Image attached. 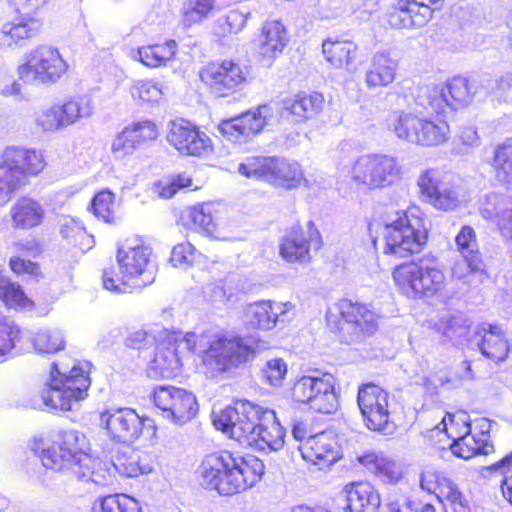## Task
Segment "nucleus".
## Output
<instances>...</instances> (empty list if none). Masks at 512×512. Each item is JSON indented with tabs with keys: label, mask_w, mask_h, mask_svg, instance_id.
<instances>
[{
	"label": "nucleus",
	"mask_w": 512,
	"mask_h": 512,
	"mask_svg": "<svg viewBox=\"0 0 512 512\" xmlns=\"http://www.w3.org/2000/svg\"><path fill=\"white\" fill-rule=\"evenodd\" d=\"M30 448L42 466L55 472H68L84 482L104 484L107 470L101 461L91 454L85 434L77 430H63L48 447L44 439L34 437Z\"/></svg>",
	"instance_id": "f257e3e1"
},
{
	"label": "nucleus",
	"mask_w": 512,
	"mask_h": 512,
	"mask_svg": "<svg viewBox=\"0 0 512 512\" xmlns=\"http://www.w3.org/2000/svg\"><path fill=\"white\" fill-rule=\"evenodd\" d=\"M264 474L265 465L257 456L226 449L207 454L200 465L203 485L221 496H234L255 487Z\"/></svg>",
	"instance_id": "f03ea898"
},
{
	"label": "nucleus",
	"mask_w": 512,
	"mask_h": 512,
	"mask_svg": "<svg viewBox=\"0 0 512 512\" xmlns=\"http://www.w3.org/2000/svg\"><path fill=\"white\" fill-rule=\"evenodd\" d=\"M90 386L89 372L79 361L65 354L51 364L49 381L41 398L52 410L70 411L74 403L88 396Z\"/></svg>",
	"instance_id": "7ed1b4c3"
},
{
	"label": "nucleus",
	"mask_w": 512,
	"mask_h": 512,
	"mask_svg": "<svg viewBox=\"0 0 512 512\" xmlns=\"http://www.w3.org/2000/svg\"><path fill=\"white\" fill-rule=\"evenodd\" d=\"M329 330L346 344L365 342L379 329V315L373 306L351 298L339 299L326 315Z\"/></svg>",
	"instance_id": "20e7f679"
},
{
	"label": "nucleus",
	"mask_w": 512,
	"mask_h": 512,
	"mask_svg": "<svg viewBox=\"0 0 512 512\" xmlns=\"http://www.w3.org/2000/svg\"><path fill=\"white\" fill-rule=\"evenodd\" d=\"M45 167L41 151L26 146H8L0 155V207Z\"/></svg>",
	"instance_id": "39448f33"
},
{
	"label": "nucleus",
	"mask_w": 512,
	"mask_h": 512,
	"mask_svg": "<svg viewBox=\"0 0 512 512\" xmlns=\"http://www.w3.org/2000/svg\"><path fill=\"white\" fill-rule=\"evenodd\" d=\"M386 253L419 254L427 243L423 219L409 211L390 209L383 215Z\"/></svg>",
	"instance_id": "423d86ee"
},
{
	"label": "nucleus",
	"mask_w": 512,
	"mask_h": 512,
	"mask_svg": "<svg viewBox=\"0 0 512 512\" xmlns=\"http://www.w3.org/2000/svg\"><path fill=\"white\" fill-rule=\"evenodd\" d=\"M399 292L410 299L440 297L446 290V277L437 267L423 265L421 260H408L392 273Z\"/></svg>",
	"instance_id": "0eeeda50"
},
{
	"label": "nucleus",
	"mask_w": 512,
	"mask_h": 512,
	"mask_svg": "<svg viewBox=\"0 0 512 512\" xmlns=\"http://www.w3.org/2000/svg\"><path fill=\"white\" fill-rule=\"evenodd\" d=\"M254 348L242 337L219 336L201 354V368L207 378H217L248 362Z\"/></svg>",
	"instance_id": "6e6552de"
},
{
	"label": "nucleus",
	"mask_w": 512,
	"mask_h": 512,
	"mask_svg": "<svg viewBox=\"0 0 512 512\" xmlns=\"http://www.w3.org/2000/svg\"><path fill=\"white\" fill-rule=\"evenodd\" d=\"M402 173L397 158L381 153L362 155L347 170L351 183L367 190L389 187L401 179Z\"/></svg>",
	"instance_id": "1a4fd4ad"
},
{
	"label": "nucleus",
	"mask_w": 512,
	"mask_h": 512,
	"mask_svg": "<svg viewBox=\"0 0 512 512\" xmlns=\"http://www.w3.org/2000/svg\"><path fill=\"white\" fill-rule=\"evenodd\" d=\"M417 184L426 202L437 210L453 211L465 201L462 181L451 172L426 169L420 173Z\"/></svg>",
	"instance_id": "9d476101"
},
{
	"label": "nucleus",
	"mask_w": 512,
	"mask_h": 512,
	"mask_svg": "<svg viewBox=\"0 0 512 512\" xmlns=\"http://www.w3.org/2000/svg\"><path fill=\"white\" fill-rule=\"evenodd\" d=\"M267 408L248 400H237L212 414L216 429L245 446Z\"/></svg>",
	"instance_id": "9b49d317"
},
{
	"label": "nucleus",
	"mask_w": 512,
	"mask_h": 512,
	"mask_svg": "<svg viewBox=\"0 0 512 512\" xmlns=\"http://www.w3.org/2000/svg\"><path fill=\"white\" fill-rule=\"evenodd\" d=\"M238 172L246 178L285 189L297 187L303 179L298 163L275 157H248L239 164Z\"/></svg>",
	"instance_id": "f8f14e48"
},
{
	"label": "nucleus",
	"mask_w": 512,
	"mask_h": 512,
	"mask_svg": "<svg viewBox=\"0 0 512 512\" xmlns=\"http://www.w3.org/2000/svg\"><path fill=\"white\" fill-rule=\"evenodd\" d=\"M155 277V265L149 258H117V266L104 270L102 283L111 292L130 293L149 285Z\"/></svg>",
	"instance_id": "ddd939ff"
},
{
	"label": "nucleus",
	"mask_w": 512,
	"mask_h": 512,
	"mask_svg": "<svg viewBox=\"0 0 512 512\" xmlns=\"http://www.w3.org/2000/svg\"><path fill=\"white\" fill-rule=\"evenodd\" d=\"M356 400L368 430L385 432L392 427V403L388 390L373 381L364 382L358 386Z\"/></svg>",
	"instance_id": "4468645a"
},
{
	"label": "nucleus",
	"mask_w": 512,
	"mask_h": 512,
	"mask_svg": "<svg viewBox=\"0 0 512 512\" xmlns=\"http://www.w3.org/2000/svg\"><path fill=\"white\" fill-rule=\"evenodd\" d=\"M290 395L294 402L307 404L322 414L334 413L339 404L335 379L329 374L318 377L305 375L296 379L290 389Z\"/></svg>",
	"instance_id": "2eb2a0df"
},
{
	"label": "nucleus",
	"mask_w": 512,
	"mask_h": 512,
	"mask_svg": "<svg viewBox=\"0 0 512 512\" xmlns=\"http://www.w3.org/2000/svg\"><path fill=\"white\" fill-rule=\"evenodd\" d=\"M293 436L300 442L299 452L302 458L318 466H329L342 457L341 443L338 435L331 429L307 435L302 423L293 426Z\"/></svg>",
	"instance_id": "dca6fc26"
},
{
	"label": "nucleus",
	"mask_w": 512,
	"mask_h": 512,
	"mask_svg": "<svg viewBox=\"0 0 512 512\" xmlns=\"http://www.w3.org/2000/svg\"><path fill=\"white\" fill-rule=\"evenodd\" d=\"M474 92L468 80L457 76L450 79L445 86H427L418 96L419 103L431 113L445 114L447 108L458 109L471 102Z\"/></svg>",
	"instance_id": "f3484780"
},
{
	"label": "nucleus",
	"mask_w": 512,
	"mask_h": 512,
	"mask_svg": "<svg viewBox=\"0 0 512 512\" xmlns=\"http://www.w3.org/2000/svg\"><path fill=\"white\" fill-rule=\"evenodd\" d=\"M151 400L155 407L175 423L189 422L199 410L197 397L192 391L173 385L156 386L151 393Z\"/></svg>",
	"instance_id": "a211bd4d"
},
{
	"label": "nucleus",
	"mask_w": 512,
	"mask_h": 512,
	"mask_svg": "<svg viewBox=\"0 0 512 512\" xmlns=\"http://www.w3.org/2000/svg\"><path fill=\"white\" fill-rule=\"evenodd\" d=\"M67 68L57 49L39 46L30 53L26 64L19 68V74L26 82L48 84L58 81L66 73Z\"/></svg>",
	"instance_id": "6ab92c4d"
},
{
	"label": "nucleus",
	"mask_w": 512,
	"mask_h": 512,
	"mask_svg": "<svg viewBox=\"0 0 512 512\" xmlns=\"http://www.w3.org/2000/svg\"><path fill=\"white\" fill-rule=\"evenodd\" d=\"M93 113L88 100H69L62 105L42 109L34 114V123L39 131L53 133L75 124Z\"/></svg>",
	"instance_id": "aec40b11"
},
{
	"label": "nucleus",
	"mask_w": 512,
	"mask_h": 512,
	"mask_svg": "<svg viewBox=\"0 0 512 512\" xmlns=\"http://www.w3.org/2000/svg\"><path fill=\"white\" fill-rule=\"evenodd\" d=\"M167 141L180 154L201 156L212 150V140L189 121L180 119L169 123Z\"/></svg>",
	"instance_id": "412c9836"
},
{
	"label": "nucleus",
	"mask_w": 512,
	"mask_h": 512,
	"mask_svg": "<svg viewBox=\"0 0 512 512\" xmlns=\"http://www.w3.org/2000/svg\"><path fill=\"white\" fill-rule=\"evenodd\" d=\"M100 421L111 439L128 443L141 436L145 422L150 419L141 417L134 409L119 408L103 411Z\"/></svg>",
	"instance_id": "4be33fe9"
},
{
	"label": "nucleus",
	"mask_w": 512,
	"mask_h": 512,
	"mask_svg": "<svg viewBox=\"0 0 512 512\" xmlns=\"http://www.w3.org/2000/svg\"><path fill=\"white\" fill-rule=\"evenodd\" d=\"M200 78L216 95L225 97L242 87L246 74L238 63L225 60L208 64L201 71Z\"/></svg>",
	"instance_id": "5701e85b"
},
{
	"label": "nucleus",
	"mask_w": 512,
	"mask_h": 512,
	"mask_svg": "<svg viewBox=\"0 0 512 512\" xmlns=\"http://www.w3.org/2000/svg\"><path fill=\"white\" fill-rule=\"evenodd\" d=\"M158 136L159 129L153 121L132 122L113 139L111 153L116 159H123L132 155L140 147L155 141Z\"/></svg>",
	"instance_id": "b1692460"
},
{
	"label": "nucleus",
	"mask_w": 512,
	"mask_h": 512,
	"mask_svg": "<svg viewBox=\"0 0 512 512\" xmlns=\"http://www.w3.org/2000/svg\"><path fill=\"white\" fill-rule=\"evenodd\" d=\"M452 453L461 459L469 460L479 455L494 452L490 439V423L485 418L475 419L471 432L450 444Z\"/></svg>",
	"instance_id": "393cba45"
},
{
	"label": "nucleus",
	"mask_w": 512,
	"mask_h": 512,
	"mask_svg": "<svg viewBox=\"0 0 512 512\" xmlns=\"http://www.w3.org/2000/svg\"><path fill=\"white\" fill-rule=\"evenodd\" d=\"M322 237L313 221L307 222V235L299 224L290 227L280 241V256H309L318 253Z\"/></svg>",
	"instance_id": "a878e982"
},
{
	"label": "nucleus",
	"mask_w": 512,
	"mask_h": 512,
	"mask_svg": "<svg viewBox=\"0 0 512 512\" xmlns=\"http://www.w3.org/2000/svg\"><path fill=\"white\" fill-rule=\"evenodd\" d=\"M481 216L493 221L500 234L507 240H512V196L491 192L480 202Z\"/></svg>",
	"instance_id": "bb28decb"
},
{
	"label": "nucleus",
	"mask_w": 512,
	"mask_h": 512,
	"mask_svg": "<svg viewBox=\"0 0 512 512\" xmlns=\"http://www.w3.org/2000/svg\"><path fill=\"white\" fill-rule=\"evenodd\" d=\"M176 342V335L164 333L156 343L150 369L163 379L176 377L182 368V351L176 350Z\"/></svg>",
	"instance_id": "cd10ccee"
},
{
	"label": "nucleus",
	"mask_w": 512,
	"mask_h": 512,
	"mask_svg": "<svg viewBox=\"0 0 512 512\" xmlns=\"http://www.w3.org/2000/svg\"><path fill=\"white\" fill-rule=\"evenodd\" d=\"M284 439V428L278 422L275 412L267 408L245 446L259 450H278L283 447Z\"/></svg>",
	"instance_id": "c85d7f7f"
},
{
	"label": "nucleus",
	"mask_w": 512,
	"mask_h": 512,
	"mask_svg": "<svg viewBox=\"0 0 512 512\" xmlns=\"http://www.w3.org/2000/svg\"><path fill=\"white\" fill-rule=\"evenodd\" d=\"M475 335L479 338L478 348L485 358L494 363L503 362L508 358L511 345L500 326L482 324L477 328Z\"/></svg>",
	"instance_id": "c756f323"
},
{
	"label": "nucleus",
	"mask_w": 512,
	"mask_h": 512,
	"mask_svg": "<svg viewBox=\"0 0 512 512\" xmlns=\"http://www.w3.org/2000/svg\"><path fill=\"white\" fill-rule=\"evenodd\" d=\"M347 512H376L381 504L380 494L366 480L350 482L345 485Z\"/></svg>",
	"instance_id": "7c9ffc66"
},
{
	"label": "nucleus",
	"mask_w": 512,
	"mask_h": 512,
	"mask_svg": "<svg viewBox=\"0 0 512 512\" xmlns=\"http://www.w3.org/2000/svg\"><path fill=\"white\" fill-rule=\"evenodd\" d=\"M113 465L124 477H138L153 470V457L141 448L125 446L114 457Z\"/></svg>",
	"instance_id": "2f4dec72"
},
{
	"label": "nucleus",
	"mask_w": 512,
	"mask_h": 512,
	"mask_svg": "<svg viewBox=\"0 0 512 512\" xmlns=\"http://www.w3.org/2000/svg\"><path fill=\"white\" fill-rule=\"evenodd\" d=\"M12 227L28 230L39 226L45 217V209L41 203L31 197L18 198L9 210Z\"/></svg>",
	"instance_id": "473e14b6"
},
{
	"label": "nucleus",
	"mask_w": 512,
	"mask_h": 512,
	"mask_svg": "<svg viewBox=\"0 0 512 512\" xmlns=\"http://www.w3.org/2000/svg\"><path fill=\"white\" fill-rule=\"evenodd\" d=\"M397 62L388 52H377L371 58L365 72V84L369 89L387 87L396 79Z\"/></svg>",
	"instance_id": "72a5a7b5"
},
{
	"label": "nucleus",
	"mask_w": 512,
	"mask_h": 512,
	"mask_svg": "<svg viewBox=\"0 0 512 512\" xmlns=\"http://www.w3.org/2000/svg\"><path fill=\"white\" fill-rule=\"evenodd\" d=\"M432 18V12L427 8L420 10L413 2L400 0L389 14V24L397 29L420 28Z\"/></svg>",
	"instance_id": "f704fd0d"
},
{
	"label": "nucleus",
	"mask_w": 512,
	"mask_h": 512,
	"mask_svg": "<svg viewBox=\"0 0 512 512\" xmlns=\"http://www.w3.org/2000/svg\"><path fill=\"white\" fill-rule=\"evenodd\" d=\"M420 487L441 500L458 488V484L445 469L429 465L420 474Z\"/></svg>",
	"instance_id": "c9c22d12"
},
{
	"label": "nucleus",
	"mask_w": 512,
	"mask_h": 512,
	"mask_svg": "<svg viewBox=\"0 0 512 512\" xmlns=\"http://www.w3.org/2000/svg\"><path fill=\"white\" fill-rule=\"evenodd\" d=\"M288 43L284 25L279 21H267L262 27L259 53L263 57L274 58L282 53Z\"/></svg>",
	"instance_id": "e433bc0d"
},
{
	"label": "nucleus",
	"mask_w": 512,
	"mask_h": 512,
	"mask_svg": "<svg viewBox=\"0 0 512 512\" xmlns=\"http://www.w3.org/2000/svg\"><path fill=\"white\" fill-rule=\"evenodd\" d=\"M40 22L33 17H18L3 25L0 32V45L11 46L34 36L40 29Z\"/></svg>",
	"instance_id": "4c0bfd02"
},
{
	"label": "nucleus",
	"mask_w": 512,
	"mask_h": 512,
	"mask_svg": "<svg viewBox=\"0 0 512 512\" xmlns=\"http://www.w3.org/2000/svg\"><path fill=\"white\" fill-rule=\"evenodd\" d=\"M358 46L349 40L327 39L322 44L323 55L337 68L349 67L357 57Z\"/></svg>",
	"instance_id": "58836bf2"
},
{
	"label": "nucleus",
	"mask_w": 512,
	"mask_h": 512,
	"mask_svg": "<svg viewBox=\"0 0 512 512\" xmlns=\"http://www.w3.org/2000/svg\"><path fill=\"white\" fill-rule=\"evenodd\" d=\"M177 43L168 40L163 44H154L140 47L132 57L150 68L166 66L176 54Z\"/></svg>",
	"instance_id": "ea45409f"
},
{
	"label": "nucleus",
	"mask_w": 512,
	"mask_h": 512,
	"mask_svg": "<svg viewBox=\"0 0 512 512\" xmlns=\"http://www.w3.org/2000/svg\"><path fill=\"white\" fill-rule=\"evenodd\" d=\"M441 116L436 114L434 118L422 117L416 144L431 147L449 140L450 127Z\"/></svg>",
	"instance_id": "a19ab883"
},
{
	"label": "nucleus",
	"mask_w": 512,
	"mask_h": 512,
	"mask_svg": "<svg viewBox=\"0 0 512 512\" xmlns=\"http://www.w3.org/2000/svg\"><path fill=\"white\" fill-rule=\"evenodd\" d=\"M422 117L411 112H395L388 118V128L395 136L410 143H417Z\"/></svg>",
	"instance_id": "79ce46f5"
},
{
	"label": "nucleus",
	"mask_w": 512,
	"mask_h": 512,
	"mask_svg": "<svg viewBox=\"0 0 512 512\" xmlns=\"http://www.w3.org/2000/svg\"><path fill=\"white\" fill-rule=\"evenodd\" d=\"M491 165L499 183L512 184V139L495 147Z\"/></svg>",
	"instance_id": "37998d69"
},
{
	"label": "nucleus",
	"mask_w": 512,
	"mask_h": 512,
	"mask_svg": "<svg viewBox=\"0 0 512 512\" xmlns=\"http://www.w3.org/2000/svg\"><path fill=\"white\" fill-rule=\"evenodd\" d=\"M278 321V312L270 300H262L252 304L248 310V323L256 330H270Z\"/></svg>",
	"instance_id": "c03bdc74"
},
{
	"label": "nucleus",
	"mask_w": 512,
	"mask_h": 512,
	"mask_svg": "<svg viewBox=\"0 0 512 512\" xmlns=\"http://www.w3.org/2000/svg\"><path fill=\"white\" fill-rule=\"evenodd\" d=\"M441 423L444 432L452 442H457L471 432L473 428V422H471L469 414L463 410L446 413Z\"/></svg>",
	"instance_id": "a18cd8bd"
},
{
	"label": "nucleus",
	"mask_w": 512,
	"mask_h": 512,
	"mask_svg": "<svg viewBox=\"0 0 512 512\" xmlns=\"http://www.w3.org/2000/svg\"><path fill=\"white\" fill-rule=\"evenodd\" d=\"M212 204H201L188 210L187 220L193 224V228L210 236H215L216 217Z\"/></svg>",
	"instance_id": "49530a36"
},
{
	"label": "nucleus",
	"mask_w": 512,
	"mask_h": 512,
	"mask_svg": "<svg viewBox=\"0 0 512 512\" xmlns=\"http://www.w3.org/2000/svg\"><path fill=\"white\" fill-rule=\"evenodd\" d=\"M0 300L13 309H29L34 306L20 285L3 278H0Z\"/></svg>",
	"instance_id": "de8ad7c7"
},
{
	"label": "nucleus",
	"mask_w": 512,
	"mask_h": 512,
	"mask_svg": "<svg viewBox=\"0 0 512 512\" xmlns=\"http://www.w3.org/2000/svg\"><path fill=\"white\" fill-rule=\"evenodd\" d=\"M141 510L138 500L127 494L119 493L100 498L96 512H141Z\"/></svg>",
	"instance_id": "09e8293b"
},
{
	"label": "nucleus",
	"mask_w": 512,
	"mask_h": 512,
	"mask_svg": "<svg viewBox=\"0 0 512 512\" xmlns=\"http://www.w3.org/2000/svg\"><path fill=\"white\" fill-rule=\"evenodd\" d=\"M163 83L150 80L139 79L132 82L129 92L134 99L143 102H158L165 94Z\"/></svg>",
	"instance_id": "8fccbe9b"
},
{
	"label": "nucleus",
	"mask_w": 512,
	"mask_h": 512,
	"mask_svg": "<svg viewBox=\"0 0 512 512\" xmlns=\"http://www.w3.org/2000/svg\"><path fill=\"white\" fill-rule=\"evenodd\" d=\"M269 114V107L266 105L259 106L254 111H248L237 117L240 127V134L245 137L259 133L266 124Z\"/></svg>",
	"instance_id": "3c124183"
},
{
	"label": "nucleus",
	"mask_w": 512,
	"mask_h": 512,
	"mask_svg": "<svg viewBox=\"0 0 512 512\" xmlns=\"http://www.w3.org/2000/svg\"><path fill=\"white\" fill-rule=\"evenodd\" d=\"M21 339V330L14 322L0 319V358L12 354L17 342Z\"/></svg>",
	"instance_id": "603ef678"
},
{
	"label": "nucleus",
	"mask_w": 512,
	"mask_h": 512,
	"mask_svg": "<svg viewBox=\"0 0 512 512\" xmlns=\"http://www.w3.org/2000/svg\"><path fill=\"white\" fill-rule=\"evenodd\" d=\"M91 209L94 215L104 222H115L114 194L108 190L99 192L92 200Z\"/></svg>",
	"instance_id": "864d4df0"
},
{
	"label": "nucleus",
	"mask_w": 512,
	"mask_h": 512,
	"mask_svg": "<svg viewBox=\"0 0 512 512\" xmlns=\"http://www.w3.org/2000/svg\"><path fill=\"white\" fill-rule=\"evenodd\" d=\"M154 253V249L147 239L133 235L127 237L123 242L118 244L117 256H150Z\"/></svg>",
	"instance_id": "5fc2aeb1"
},
{
	"label": "nucleus",
	"mask_w": 512,
	"mask_h": 512,
	"mask_svg": "<svg viewBox=\"0 0 512 512\" xmlns=\"http://www.w3.org/2000/svg\"><path fill=\"white\" fill-rule=\"evenodd\" d=\"M486 470L490 473L499 471L504 476L501 480L502 493L512 504V476H509L512 472V453L487 466Z\"/></svg>",
	"instance_id": "6e6d98bb"
},
{
	"label": "nucleus",
	"mask_w": 512,
	"mask_h": 512,
	"mask_svg": "<svg viewBox=\"0 0 512 512\" xmlns=\"http://www.w3.org/2000/svg\"><path fill=\"white\" fill-rule=\"evenodd\" d=\"M35 348L42 353H56L65 346L63 337L57 332H39L34 338Z\"/></svg>",
	"instance_id": "4d7b16f0"
},
{
	"label": "nucleus",
	"mask_w": 512,
	"mask_h": 512,
	"mask_svg": "<svg viewBox=\"0 0 512 512\" xmlns=\"http://www.w3.org/2000/svg\"><path fill=\"white\" fill-rule=\"evenodd\" d=\"M165 334L176 335V338H177V342L175 343L176 350L182 351V356L184 355L185 350L187 352L195 353L203 346L201 336H199L193 332H188L186 334H182L181 331L167 330V331H165Z\"/></svg>",
	"instance_id": "13d9d810"
},
{
	"label": "nucleus",
	"mask_w": 512,
	"mask_h": 512,
	"mask_svg": "<svg viewBox=\"0 0 512 512\" xmlns=\"http://www.w3.org/2000/svg\"><path fill=\"white\" fill-rule=\"evenodd\" d=\"M247 22V14L238 10L230 11L225 18L220 19V27L223 34H237Z\"/></svg>",
	"instance_id": "bf43d9fd"
},
{
	"label": "nucleus",
	"mask_w": 512,
	"mask_h": 512,
	"mask_svg": "<svg viewBox=\"0 0 512 512\" xmlns=\"http://www.w3.org/2000/svg\"><path fill=\"white\" fill-rule=\"evenodd\" d=\"M439 502L443 505L444 512H470V506L459 487Z\"/></svg>",
	"instance_id": "052dcab7"
},
{
	"label": "nucleus",
	"mask_w": 512,
	"mask_h": 512,
	"mask_svg": "<svg viewBox=\"0 0 512 512\" xmlns=\"http://www.w3.org/2000/svg\"><path fill=\"white\" fill-rule=\"evenodd\" d=\"M455 240L458 250L463 256H469L477 249L475 231L470 226H463Z\"/></svg>",
	"instance_id": "680f3d73"
},
{
	"label": "nucleus",
	"mask_w": 512,
	"mask_h": 512,
	"mask_svg": "<svg viewBox=\"0 0 512 512\" xmlns=\"http://www.w3.org/2000/svg\"><path fill=\"white\" fill-rule=\"evenodd\" d=\"M374 474L390 483L397 482L402 476L399 466L385 456L381 459Z\"/></svg>",
	"instance_id": "e2e57ef3"
},
{
	"label": "nucleus",
	"mask_w": 512,
	"mask_h": 512,
	"mask_svg": "<svg viewBox=\"0 0 512 512\" xmlns=\"http://www.w3.org/2000/svg\"><path fill=\"white\" fill-rule=\"evenodd\" d=\"M264 374L270 384L280 383L287 374V365L281 358L269 360L264 368Z\"/></svg>",
	"instance_id": "0e129e2a"
},
{
	"label": "nucleus",
	"mask_w": 512,
	"mask_h": 512,
	"mask_svg": "<svg viewBox=\"0 0 512 512\" xmlns=\"http://www.w3.org/2000/svg\"><path fill=\"white\" fill-rule=\"evenodd\" d=\"M283 112L292 117L295 122H304L306 120L303 110V103L300 93L287 97L283 100Z\"/></svg>",
	"instance_id": "69168bd1"
},
{
	"label": "nucleus",
	"mask_w": 512,
	"mask_h": 512,
	"mask_svg": "<svg viewBox=\"0 0 512 512\" xmlns=\"http://www.w3.org/2000/svg\"><path fill=\"white\" fill-rule=\"evenodd\" d=\"M306 120L317 115L323 108L324 98L320 93H300Z\"/></svg>",
	"instance_id": "338daca9"
},
{
	"label": "nucleus",
	"mask_w": 512,
	"mask_h": 512,
	"mask_svg": "<svg viewBox=\"0 0 512 512\" xmlns=\"http://www.w3.org/2000/svg\"><path fill=\"white\" fill-rule=\"evenodd\" d=\"M12 271L19 276H38L39 265L29 258H10L9 262Z\"/></svg>",
	"instance_id": "774afa93"
}]
</instances>
